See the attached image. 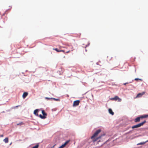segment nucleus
Wrapping results in <instances>:
<instances>
[{"label":"nucleus","instance_id":"obj_1","mask_svg":"<svg viewBox=\"0 0 148 148\" xmlns=\"http://www.w3.org/2000/svg\"><path fill=\"white\" fill-rule=\"evenodd\" d=\"M101 132L100 130H97L94 134L93 136L91 137V138L92 139V140L93 142H94L97 141L98 139L100 138L101 137L102 135H101L96 138H95V137L97 136L99 133Z\"/></svg>","mask_w":148,"mask_h":148},{"label":"nucleus","instance_id":"obj_2","mask_svg":"<svg viewBox=\"0 0 148 148\" xmlns=\"http://www.w3.org/2000/svg\"><path fill=\"white\" fill-rule=\"evenodd\" d=\"M146 122V121L145 120L143 122H142L141 123H140L138 124L132 126V129H134L135 128L139 127H141V126L143 125Z\"/></svg>","mask_w":148,"mask_h":148},{"label":"nucleus","instance_id":"obj_3","mask_svg":"<svg viewBox=\"0 0 148 148\" xmlns=\"http://www.w3.org/2000/svg\"><path fill=\"white\" fill-rule=\"evenodd\" d=\"M110 99L112 101H117L118 102H121L122 100L121 99L119 98V97L117 96H115L114 97L110 98Z\"/></svg>","mask_w":148,"mask_h":148},{"label":"nucleus","instance_id":"obj_4","mask_svg":"<svg viewBox=\"0 0 148 148\" xmlns=\"http://www.w3.org/2000/svg\"><path fill=\"white\" fill-rule=\"evenodd\" d=\"M42 113L43 114V116L40 114L39 116L42 119H45L46 118V116L47 115V114L45 112L44 110H42Z\"/></svg>","mask_w":148,"mask_h":148},{"label":"nucleus","instance_id":"obj_5","mask_svg":"<svg viewBox=\"0 0 148 148\" xmlns=\"http://www.w3.org/2000/svg\"><path fill=\"white\" fill-rule=\"evenodd\" d=\"M79 103L80 101L79 100H78L74 101L73 102V106L75 107L78 106Z\"/></svg>","mask_w":148,"mask_h":148},{"label":"nucleus","instance_id":"obj_6","mask_svg":"<svg viewBox=\"0 0 148 148\" xmlns=\"http://www.w3.org/2000/svg\"><path fill=\"white\" fill-rule=\"evenodd\" d=\"M70 140H68L66 141L64 144L62 145H61L58 148H64L66 145L69 142Z\"/></svg>","mask_w":148,"mask_h":148},{"label":"nucleus","instance_id":"obj_7","mask_svg":"<svg viewBox=\"0 0 148 148\" xmlns=\"http://www.w3.org/2000/svg\"><path fill=\"white\" fill-rule=\"evenodd\" d=\"M145 93V92H143L142 93H140L138 94L137 96L135 98H139L141 97L143 95H144Z\"/></svg>","mask_w":148,"mask_h":148},{"label":"nucleus","instance_id":"obj_8","mask_svg":"<svg viewBox=\"0 0 148 148\" xmlns=\"http://www.w3.org/2000/svg\"><path fill=\"white\" fill-rule=\"evenodd\" d=\"M140 119L141 118H140V116L134 119V122L135 123H138L140 121Z\"/></svg>","mask_w":148,"mask_h":148},{"label":"nucleus","instance_id":"obj_9","mask_svg":"<svg viewBox=\"0 0 148 148\" xmlns=\"http://www.w3.org/2000/svg\"><path fill=\"white\" fill-rule=\"evenodd\" d=\"M28 93L27 92H25L23 93V99H25L27 96L28 95Z\"/></svg>","mask_w":148,"mask_h":148},{"label":"nucleus","instance_id":"obj_10","mask_svg":"<svg viewBox=\"0 0 148 148\" xmlns=\"http://www.w3.org/2000/svg\"><path fill=\"white\" fill-rule=\"evenodd\" d=\"M38 109H36L34 111V114L35 115H36L37 116H38Z\"/></svg>","mask_w":148,"mask_h":148},{"label":"nucleus","instance_id":"obj_11","mask_svg":"<svg viewBox=\"0 0 148 148\" xmlns=\"http://www.w3.org/2000/svg\"><path fill=\"white\" fill-rule=\"evenodd\" d=\"M148 117V114L147 115H141L140 116V118L141 119L145 118Z\"/></svg>","mask_w":148,"mask_h":148},{"label":"nucleus","instance_id":"obj_12","mask_svg":"<svg viewBox=\"0 0 148 148\" xmlns=\"http://www.w3.org/2000/svg\"><path fill=\"white\" fill-rule=\"evenodd\" d=\"M108 111L109 113L112 115H113L114 114V112H113L111 108H109L108 109Z\"/></svg>","mask_w":148,"mask_h":148},{"label":"nucleus","instance_id":"obj_13","mask_svg":"<svg viewBox=\"0 0 148 148\" xmlns=\"http://www.w3.org/2000/svg\"><path fill=\"white\" fill-rule=\"evenodd\" d=\"M3 141L5 143H7L8 142V138H5L3 140Z\"/></svg>","mask_w":148,"mask_h":148},{"label":"nucleus","instance_id":"obj_14","mask_svg":"<svg viewBox=\"0 0 148 148\" xmlns=\"http://www.w3.org/2000/svg\"><path fill=\"white\" fill-rule=\"evenodd\" d=\"M16 124L17 125H22L24 124V123L23 122H21L18 123H17Z\"/></svg>","mask_w":148,"mask_h":148},{"label":"nucleus","instance_id":"obj_15","mask_svg":"<svg viewBox=\"0 0 148 148\" xmlns=\"http://www.w3.org/2000/svg\"><path fill=\"white\" fill-rule=\"evenodd\" d=\"M51 99H53L54 100H55V101H58L59 100V99H55V98H51Z\"/></svg>","mask_w":148,"mask_h":148},{"label":"nucleus","instance_id":"obj_16","mask_svg":"<svg viewBox=\"0 0 148 148\" xmlns=\"http://www.w3.org/2000/svg\"><path fill=\"white\" fill-rule=\"evenodd\" d=\"M53 49L56 51L57 52H60V51H60V50H58V49H57V48H53Z\"/></svg>","mask_w":148,"mask_h":148},{"label":"nucleus","instance_id":"obj_17","mask_svg":"<svg viewBox=\"0 0 148 148\" xmlns=\"http://www.w3.org/2000/svg\"><path fill=\"white\" fill-rule=\"evenodd\" d=\"M38 147H39L38 145H35V146L33 147L32 148H38Z\"/></svg>","mask_w":148,"mask_h":148},{"label":"nucleus","instance_id":"obj_18","mask_svg":"<svg viewBox=\"0 0 148 148\" xmlns=\"http://www.w3.org/2000/svg\"><path fill=\"white\" fill-rule=\"evenodd\" d=\"M135 80L137 81L138 80H139L140 81H142V79H139L138 78H136L135 79Z\"/></svg>","mask_w":148,"mask_h":148},{"label":"nucleus","instance_id":"obj_19","mask_svg":"<svg viewBox=\"0 0 148 148\" xmlns=\"http://www.w3.org/2000/svg\"><path fill=\"white\" fill-rule=\"evenodd\" d=\"M51 98H48V97H45V99H48V100H49L50 99H51Z\"/></svg>","mask_w":148,"mask_h":148},{"label":"nucleus","instance_id":"obj_20","mask_svg":"<svg viewBox=\"0 0 148 148\" xmlns=\"http://www.w3.org/2000/svg\"><path fill=\"white\" fill-rule=\"evenodd\" d=\"M15 106L14 108V109H15L16 108H17L19 106Z\"/></svg>","mask_w":148,"mask_h":148},{"label":"nucleus","instance_id":"obj_21","mask_svg":"<svg viewBox=\"0 0 148 148\" xmlns=\"http://www.w3.org/2000/svg\"><path fill=\"white\" fill-rule=\"evenodd\" d=\"M60 51V52H64V50H60V51Z\"/></svg>","mask_w":148,"mask_h":148},{"label":"nucleus","instance_id":"obj_22","mask_svg":"<svg viewBox=\"0 0 148 148\" xmlns=\"http://www.w3.org/2000/svg\"><path fill=\"white\" fill-rule=\"evenodd\" d=\"M144 143H140L139 144H139V145H141V144H143Z\"/></svg>","mask_w":148,"mask_h":148},{"label":"nucleus","instance_id":"obj_23","mask_svg":"<svg viewBox=\"0 0 148 148\" xmlns=\"http://www.w3.org/2000/svg\"><path fill=\"white\" fill-rule=\"evenodd\" d=\"M70 52V51H67L66 53H69Z\"/></svg>","mask_w":148,"mask_h":148},{"label":"nucleus","instance_id":"obj_24","mask_svg":"<svg viewBox=\"0 0 148 148\" xmlns=\"http://www.w3.org/2000/svg\"><path fill=\"white\" fill-rule=\"evenodd\" d=\"M127 83H124V85H125V84H127Z\"/></svg>","mask_w":148,"mask_h":148}]
</instances>
